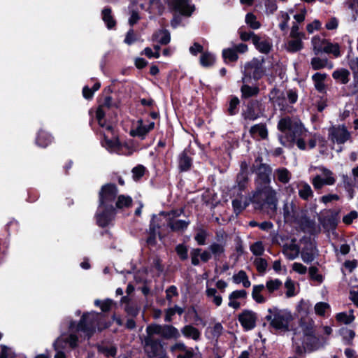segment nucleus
Returning <instances> with one entry per match:
<instances>
[{"label": "nucleus", "instance_id": "23", "mask_svg": "<svg viewBox=\"0 0 358 358\" xmlns=\"http://www.w3.org/2000/svg\"><path fill=\"white\" fill-rule=\"evenodd\" d=\"M52 135L43 129H40L36 135L35 143L37 146L45 148L52 142Z\"/></svg>", "mask_w": 358, "mask_h": 358}, {"label": "nucleus", "instance_id": "24", "mask_svg": "<svg viewBox=\"0 0 358 358\" xmlns=\"http://www.w3.org/2000/svg\"><path fill=\"white\" fill-rule=\"evenodd\" d=\"M253 45L261 53L268 54L272 49L273 45L268 39H263L258 35L255 36L253 40Z\"/></svg>", "mask_w": 358, "mask_h": 358}, {"label": "nucleus", "instance_id": "46", "mask_svg": "<svg viewBox=\"0 0 358 358\" xmlns=\"http://www.w3.org/2000/svg\"><path fill=\"white\" fill-rule=\"evenodd\" d=\"M94 303L96 306L99 307L101 311L103 313L109 312L111 310L113 306L116 305V303L110 299H106L104 301L96 299Z\"/></svg>", "mask_w": 358, "mask_h": 358}, {"label": "nucleus", "instance_id": "30", "mask_svg": "<svg viewBox=\"0 0 358 358\" xmlns=\"http://www.w3.org/2000/svg\"><path fill=\"white\" fill-rule=\"evenodd\" d=\"M312 304L309 300L301 299L296 306V312L300 318H308L311 312Z\"/></svg>", "mask_w": 358, "mask_h": 358}, {"label": "nucleus", "instance_id": "4", "mask_svg": "<svg viewBox=\"0 0 358 358\" xmlns=\"http://www.w3.org/2000/svg\"><path fill=\"white\" fill-rule=\"evenodd\" d=\"M143 349L147 358H167L164 345L158 338L145 336L143 340Z\"/></svg>", "mask_w": 358, "mask_h": 358}, {"label": "nucleus", "instance_id": "34", "mask_svg": "<svg viewBox=\"0 0 358 358\" xmlns=\"http://www.w3.org/2000/svg\"><path fill=\"white\" fill-rule=\"evenodd\" d=\"M350 71L344 68L338 69L332 73L333 78L341 84H347L350 80Z\"/></svg>", "mask_w": 358, "mask_h": 358}, {"label": "nucleus", "instance_id": "20", "mask_svg": "<svg viewBox=\"0 0 358 358\" xmlns=\"http://www.w3.org/2000/svg\"><path fill=\"white\" fill-rule=\"evenodd\" d=\"M268 96L270 100L273 101L280 108V110L285 109L287 104L284 92L275 87L270 91Z\"/></svg>", "mask_w": 358, "mask_h": 358}, {"label": "nucleus", "instance_id": "17", "mask_svg": "<svg viewBox=\"0 0 358 358\" xmlns=\"http://www.w3.org/2000/svg\"><path fill=\"white\" fill-rule=\"evenodd\" d=\"M316 251H317L316 243L309 240L301 251L303 261L307 264L311 263L315 259Z\"/></svg>", "mask_w": 358, "mask_h": 358}, {"label": "nucleus", "instance_id": "39", "mask_svg": "<svg viewBox=\"0 0 358 358\" xmlns=\"http://www.w3.org/2000/svg\"><path fill=\"white\" fill-rule=\"evenodd\" d=\"M162 221L161 218L157 217L156 215H152V218L150 221L149 224V235H157L159 238L162 240L163 238V236L161 232L157 233V230L161 228L159 222Z\"/></svg>", "mask_w": 358, "mask_h": 358}, {"label": "nucleus", "instance_id": "13", "mask_svg": "<svg viewBox=\"0 0 358 358\" xmlns=\"http://www.w3.org/2000/svg\"><path fill=\"white\" fill-rule=\"evenodd\" d=\"M170 352L176 358H193L195 355L194 349L187 346L183 342H177L170 347Z\"/></svg>", "mask_w": 358, "mask_h": 358}, {"label": "nucleus", "instance_id": "33", "mask_svg": "<svg viewBox=\"0 0 358 358\" xmlns=\"http://www.w3.org/2000/svg\"><path fill=\"white\" fill-rule=\"evenodd\" d=\"M181 333L187 338H192L194 341H198L201 337V332L199 330L191 324L184 326L181 329Z\"/></svg>", "mask_w": 358, "mask_h": 358}, {"label": "nucleus", "instance_id": "50", "mask_svg": "<svg viewBox=\"0 0 358 358\" xmlns=\"http://www.w3.org/2000/svg\"><path fill=\"white\" fill-rule=\"evenodd\" d=\"M310 64L313 70H320L328 66L329 60L327 58L322 59L315 57L311 59Z\"/></svg>", "mask_w": 358, "mask_h": 358}, {"label": "nucleus", "instance_id": "55", "mask_svg": "<svg viewBox=\"0 0 358 358\" xmlns=\"http://www.w3.org/2000/svg\"><path fill=\"white\" fill-rule=\"evenodd\" d=\"M246 24L252 29H258L261 24L257 20V17L252 13H248L245 15Z\"/></svg>", "mask_w": 358, "mask_h": 358}, {"label": "nucleus", "instance_id": "60", "mask_svg": "<svg viewBox=\"0 0 358 358\" xmlns=\"http://www.w3.org/2000/svg\"><path fill=\"white\" fill-rule=\"evenodd\" d=\"M254 264L256 267L257 271L260 274L265 273L268 266V263L265 259L262 257L256 258L254 262Z\"/></svg>", "mask_w": 358, "mask_h": 358}, {"label": "nucleus", "instance_id": "41", "mask_svg": "<svg viewBox=\"0 0 358 358\" xmlns=\"http://www.w3.org/2000/svg\"><path fill=\"white\" fill-rule=\"evenodd\" d=\"M222 57L223 62L226 64L234 63L238 59V55L234 48H225L223 49L222 52Z\"/></svg>", "mask_w": 358, "mask_h": 358}, {"label": "nucleus", "instance_id": "8", "mask_svg": "<svg viewBox=\"0 0 358 358\" xmlns=\"http://www.w3.org/2000/svg\"><path fill=\"white\" fill-rule=\"evenodd\" d=\"M350 138V133L344 124L332 126L329 129V139L333 143L344 144Z\"/></svg>", "mask_w": 358, "mask_h": 358}, {"label": "nucleus", "instance_id": "19", "mask_svg": "<svg viewBox=\"0 0 358 358\" xmlns=\"http://www.w3.org/2000/svg\"><path fill=\"white\" fill-rule=\"evenodd\" d=\"M193 159L188 155V150L185 149L178 157V169L180 172H187L192 166Z\"/></svg>", "mask_w": 358, "mask_h": 358}, {"label": "nucleus", "instance_id": "10", "mask_svg": "<svg viewBox=\"0 0 358 358\" xmlns=\"http://www.w3.org/2000/svg\"><path fill=\"white\" fill-rule=\"evenodd\" d=\"M238 320L245 331H250L256 327L257 315L251 310L245 309L238 315Z\"/></svg>", "mask_w": 358, "mask_h": 358}, {"label": "nucleus", "instance_id": "52", "mask_svg": "<svg viewBox=\"0 0 358 358\" xmlns=\"http://www.w3.org/2000/svg\"><path fill=\"white\" fill-rule=\"evenodd\" d=\"M120 105L121 101L120 99L113 101V98L110 95H106L103 99V103L99 106H102L103 108H106L108 109L112 107H114L117 109L120 107Z\"/></svg>", "mask_w": 358, "mask_h": 358}, {"label": "nucleus", "instance_id": "63", "mask_svg": "<svg viewBox=\"0 0 358 358\" xmlns=\"http://www.w3.org/2000/svg\"><path fill=\"white\" fill-rule=\"evenodd\" d=\"M299 196L303 200H308L313 196V192L309 185L305 184L299 191Z\"/></svg>", "mask_w": 358, "mask_h": 358}, {"label": "nucleus", "instance_id": "35", "mask_svg": "<svg viewBox=\"0 0 358 358\" xmlns=\"http://www.w3.org/2000/svg\"><path fill=\"white\" fill-rule=\"evenodd\" d=\"M133 205V199L129 195L120 194L117 195L114 206L117 209H122L124 208H129Z\"/></svg>", "mask_w": 358, "mask_h": 358}, {"label": "nucleus", "instance_id": "5", "mask_svg": "<svg viewBox=\"0 0 358 358\" xmlns=\"http://www.w3.org/2000/svg\"><path fill=\"white\" fill-rule=\"evenodd\" d=\"M118 194V188L115 183L109 182L103 185L98 194L99 206H114Z\"/></svg>", "mask_w": 358, "mask_h": 358}, {"label": "nucleus", "instance_id": "54", "mask_svg": "<svg viewBox=\"0 0 358 358\" xmlns=\"http://www.w3.org/2000/svg\"><path fill=\"white\" fill-rule=\"evenodd\" d=\"M278 180L284 184L289 182L291 177L290 172L286 168H280L276 170Z\"/></svg>", "mask_w": 358, "mask_h": 358}, {"label": "nucleus", "instance_id": "25", "mask_svg": "<svg viewBox=\"0 0 358 358\" xmlns=\"http://www.w3.org/2000/svg\"><path fill=\"white\" fill-rule=\"evenodd\" d=\"M247 295L248 292L245 289L233 291L229 296V302L228 306L235 310L238 309L241 306V303L237 301V299H245Z\"/></svg>", "mask_w": 358, "mask_h": 358}, {"label": "nucleus", "instance_id": "64", "mask_svg": "<svg viewBox=\"0 0 358 358\" xmlns=\"http://www.w3.org/2000/svg\"><path fill=\"white\" fill-rule=\"evenodd\" d=\"M282 285V281L279 279L269 280L266 283V287L269 293H273L278 290Z\"/></svg>", "mask_w": 358, "mask_h": 358}, {"label": "nucleus", "instance_id": "42", "mask_svg": "<svg viewBox=\"0 0 358 358\" xmlns=\"http://www.w3.org/2000/svg\"><path fill=\"white\" fill-rule=\"evenodd\" d=\"M320 223L325 229L334 230L338 225L336 214L325 216L320 220Z\"/></svg>", "mask_w": 358, "mask_h": 358}, {"label": "nucleus", "instance_id": "7", "mask_svg": "<svg viewBox=\"0 0 358 358\" xmlns=\"http://www.w3.org/2000/svg\"><path fill=\"white\" fill-rule=\"evenodd\" d=\"M96 319L94 315H90L88 313H85L80 317L78 324L72 321L70 323V328H75L77 331L86 333L88 336H92L95 331Z\"/></svg>", "mask_w": 358, "mask_h": 358}, {"label": "nucleus", "instance_id": "43", "mask_svg": "<svg viewBox=\"0 0 358 358\" xmlns=\"http://www.w3.org/2000/svg\"><path fill=\"white\" fill-rule=\"evenodd\" d=\"M343 186L345 191L348 192V197L352 199L355 196V181L352 178H349L347 175H343L342 176Z\"/></svg>", "mask_w": 358, "mask_h": 358}, {"label": "nucleus", "instance_id": "29", "mask_svg": "<svg viewBox=\"0 0 358 358\" xmlns=\"http://www.w3.org/2000/svg\"><path fill=\"white\" fill-rule=\"evenodd\" d=\"M294 222H296L299 225L302 231H305L306 229L313 231L315 229V222L306 215H302L299 218L296 217V218L294 219Z\"/></svg>", "mask_w": 358, "mask_h": 358}, {"label": "nucleus", "instance_id": "45", "mask_svg": "<svg viewBox=\"0 0 358 358\" xmlns=\"http://www.w3.org/2000/svg\"><path fill=\"white\" fill-rule=\"evenodd\" d=\"M216 60L215 56L210 52H204L200 57V64L203 67L212 66Z\"/></svg>", "mask_w": 358, "mask_h": 358}, {"label": "nucleus", "instance_id": "51", "mask_svg": "<svg viewBox=\"0 0 358 358\" xmlns=\"http://www.w3.org/2000/svg\"><path fill=\"white\" fill-rule=\"evenodd\" d=\"M341 335L343 336V339L345 345H352V340L355 336V332L354 330L349 329L347 328H342L340 329Z\"/></svg>", "mask_w": 358, "mask_h": 358}, {"label": "nucleus", "instance_id": "57", "mask_svg": "<svg viewBox=\"0 0 358 358\" xmlns=\"http://www.w3.org/2000/svg\"><path fill=\"white\" fill-rule=\"evenodd\" d=\"M292 120L289 117H286L280 119L278 123V129L281 132H286L289 131Z\"/></svg>", "mask_w": 358, "mask_h": 358}, {"label": "nucleus", "instance_id": "38", "mask_svg": "<svg viewBox=\"0 0 358 358\" xmlns=\"http://www.w3.org/2000/svg\"><path fill=\"white\" fill-rule=\"evenodd\" d=\"M266 194L265 196L264 208H269L271 209H276L278 200L276 198L275 192L271 187L266 189Z\"/></svg>", "mask_w": 358, "mask_h": 358}, {"label": "nucleus", "instance_id": "9", "mask_svg": "<svg viewBox=\"0 0 358 358\" xmlns=\"http://www.w3.org/2000/svg\"><path fill=\"white\" fill-rule=\"evenodd\" d=\"M316 38H313L314 43V51L316 55L319 52H324L327 54H332L335 57L341 56L340 46L338 43H332L327 39H322L321 43L317 45L315 43Z\"/></svg>", "mask_w": 358, "mask_h": 358}, {"label": "nucleus", "instance_id": "48", "mask_svg": "<svg viewBox=\"0 0 358 358\" xmlns=\"http://www.w3.org/2000/svg\"><path fill=\"white\" fill-rule=\"evenodd\" d=\"M355 319L353 315V310H350V313L348 315L346 312H341L336 314V320L340 323L345 324H349L352 323Z\"/></svg>", "mask_w": 358, "mask_h": 358}, {"label": "nucleus", "instance_id": "37", "mask_svg": "<svg viewBox=\"0 0 358 358\" xmlns=\"http://www.w3.org/2000/svg\"><path fill=\"white\" fill-rule=\"evenodd\" d=\"M241 99L235 95H231L228 102V107L227 109V113L230 116H234L238 114L239 110V105Z\"/></svg>", "mask_w": 358, "mask_h": 358}, {"label": "nucleus", "instance_id": "21", "mask_svg": "<svg viewBox=\"0 0 358 358\" xmlns=\"http://www.w3.org/2000/svg\"><path fill=\"white\" fill-rule=\"evenodd\" d=\"M268 188L267 187H264L262 189H257L253 194L251 201L255 205L256 209L262 210L264 208L265 196Z\"/></svg>", "mask_w": 358, "mask_h": 358}, {"label": "nucleus", "instance_id": "12", "mask_svg": "<svg viewBox=\"0 0 358 358\" xmlns=\"http://www.w3.org/2000/svg\"><path fill=\"white\" fill-rule=\"evenodd\" d=\"M155 122H150L148 124H145L143 119L140 118L136 122V127L131 129L129 135L132 137H138L141 140L145 139L148 134L154 129Z\"/></svg>", "mask_w": 358, "mask_h": 358}, {"label": "nucleus", "instance_id": "3", "mask_svg": "<svg viewBox=\"0 0 358 358\" xmlns=\"http://www.w3.org/2000/svg\"><path fill=\"white\" fill-rule=\"evenodd\" d=\"M265 106L262 99H250L242 101L241 117L245 120L255 121L264 116Z\"/></svg>", "mask_w": 358, "mask_h": 358}, {"label": "nucleus", "instance_id": "16", "mask_svg": "<svg viewBox=\"0 0 358 358\" xmlns=\"http://www.w3.org/2000/svg\"><path fill=\"white\" fill-rule=\"evenodd\" d=\"M240 87L241 100H250V99H255L260 92V88L258 85L255 84L250 85V83H242Z\"/></svg>", "mask_w": 358, "mask_h": 358}, {"label": "nucleus", "instance_id": "2", "mask_svg": "<svg viewBox=\"0 0 358 358\" xmlns=\"http://www.w3.org/2000/svg\"><path fill=\"white\" fill-rule=\"evenodd\" d=\"M268 314L265 316L270 326L275 330L288 331L289 323L293 320L291 312L287 309H279L273 306L268 309Z\"/></svg>", "mask_w": 358, "mask_h": 358}, {"label": "nucleus", "instance_id": "1", "mask_svg": "<svg viewBox=\"0 0 358 358\" xmlns=\"http://www.w3.org/2000/svg\"><path fill=\"white\" fill-rule=\"evenodd\" d=\"M265 59L263 56L253 57L251 60L246 62L242 71V83H251L253 80L257 83L264 77L266 73V67L264 66Z\"/></svg>", "mask_w": 358, "mask_h": 358}, {"label": "nucleus", "instance_id": "49", "mask_svg": "<svg viewBox=\"0 0 358 358\" xmlns=\"http://www.w3.org/2000/svg\"><path fill=\"white\" fill-rule=\"evenodd\" d=\"M264 289V285L262 284L253 286L252 297L258 303H263L266 301V299L261 294V292Z\"/></svg>", "mask_w": 358, "mask_h": 358}, {"label": "nucleus", "instance_id": "62", "mask_svg": "<svg viewBox=\"0 0 358 358\" xmlns=\"http://www.w3.org/2000/svg\"><path fill=\"white\" fill-rule=\"evenodd\" d=\"M106 112L102 106H99L96 110V119L99 125L101 127H104L106 125Z\"/></svg>", "mask_w": 358, "mask_h": 358}, {"label": "nucleus", "instance_id": "47", "mask_svg": "<svg viewBox=\"0 0 358 358\" xmlns=\"http://www.w3.org/2000/svg\"><path fill=\"white\" fill-rule=\"evenodd\" d=\"M208 249L215 260H219L225 251L224 246L217 243H213L210 245Z\"/></svg>", "mask_w": 358, "mask_h": 358}, {"label": "nucleus", "instance_id": "6", "mask_svg": "<svg viewBox=\"0 0 358 358\" xmlns=\"http://www.w3.org/2000/svg\"><path fill=\"white\" fill-rule=\"evenodd\" d=\"M117 210L115 206L98 205V209L95 213L96 224L101 228L107 227L115 220Z\"/></svg>", "mask_w": 358, "mask_h": 358}, {"label": "nucleus", "instance_id": "14", "mask_svg": "<svg viewBox=\"0 0 358 358\" xmlns=\"http://www.w3.org/2000/svg\"><path fill=\"white\" fill-rule=\"evenodd\" d=\"M322 173L325 178H323L320 176H316L313 180V185L315 189H320L324 185H332L335 183L336 179L332 176L333 173L325 167L321 169Z\"/></svg>", "mask_w": 358, "mask_h": 358}, {"label": "nucleus", "instance_id": "32", "mask_svg": "<svg viewBox=\"0 0 358 358\" xmlns=\"http://www.w3.org/2000/svg\"><path fill=\"white\" fill-rule=\"evenodd\" d=\"M299 324L301 327L304 336L315 334L314 321L309 318H299Z\"/></svg>", "mask_w": 358, "mask_h": 358}, {"label": "nucleus", "instance_id": "61", "mask_svg": "<svg viewBox=\"0 0 358 358\" xmlns=\"http://www.w3.org/2000/svg\"><path fill=\"white\" fill-rule=\"evenodd\" d=\"M250 250L255 256H262L264 252V247L261 241L255 242L250 245Z\"/></svg>", "mask_w": 358, "mask_h": 358}, {"label": "nucleus", "instance_id": "44", "mask_svg": "<svg viewBox=\"0 0 358 358\" xmlns=\"http://www.w3.org/2000/svg\"><path fill=\"white\" fill-rule=\"evenodd\" d=\"M97 352L99 354H101L107 358L115 357L117 355V349L114 345L107 346L99 345L97 346Z\"/></svg>", "mask_w": 358, "mask_h": 358}, {"label": "nucleus", "instance_id": "56", "mask_svg": "<svg viewBox=\"0 0 358 358\" xmlns=\"http://www.w3.org/2000/svg\"><path fill=\"white\" fill-rule=\"evenodd\" d=\"M303 42L300 38L288 41L287 50L290 52H296L303 48Z\"/></svg>", "mask_w": 358, "mask_h": 358}, {"label": "nucleus", "instance_id": "36", "mask_svg": "<svg viewBox=\"0 0 358 358\" xmlns=\"http://www.w3.org/2000/svg\"><path fill=\"white\" fill-rule=\"evenodd\" d=\"M327 73H321L319 72L315 73L312 76V80L314 83L315 89L320 93L325 92L326 86L324 80L327 78Z\"/></svg>", "mask_w": 358, "mask_h": 358}, {"label": "nucleus", "instance_id": "18", "mask_svg": "<svg viewBox=\"0 0 358 358\" xmlns=\"http://www.w3.org/2000/svg\"><path fill=\"white\" fill-rule=\"evenodd\" d=\"M255 170L257 171V178L262 184L268 185L270 183V176L272 173V169L268 164L261 163L257 166Z\"/></svg>", "mask_w": 358, "mask_h": 358}, {"label": "nucleus", "instance_id": "40", "mask_svg": "<svg viewBox=\"0 0 358 358\" xmlns=\"http://www.w3.org/2000/svg\"><path fill=\"white\" fill-rule=\"evenodd\" d=\"M189 221H185L182 220H177L173 221V218H169L168 222V227L172 231H180L185 230L189 224Z\"/></svg>", "mask_w": 358, "mask_h": 358}, {"label": "nucleus", "instance_id": "11", "mask_svg": "<svg viewBox=\"0 0 358 358\" xmlns=\"http://www.w3.org/2000/svg\"><path fill=\"white\" fill-rule=\"evenodd\" d=\"M189 0H169V8L181 15L189 17L194 10V6L189 4Z\"/></svg>", "mask_w": 358, "mask_h": 358}, {"label": "nucleus", "instance_id": "27", "mask_svg": "<svg viewBox=\"0 0 358 358\" xmlns=\"http://www.w3.org/2000/svg\"><path fill=\"white\" fill-rule=\"evenodd\" d=\"M249 133L252 138H255L258 135L262 139H266L268 134L266 125L264 123H259L252 126Z\"/></svg>", "mask_w": 358, "mask_h": 358}, {"label": "nucleus", "instance_id": "15", "mask_svg": "<svg viewBox=\"0 0 358 358\" xmlns=\"http://www.w3.org/2000/svg\"><path fill=\"white\" fill-rule=\"evenodd\" d=\"M249 182L248 164L243 161L240 164V171L236 175V184L239 191H245Z\"/></svg>", "mask_w": 358, "mask_h": 358}, {"label": "nucleus", "instance_id": "31", "mask_svg": "<svg viewBox=\"0 0 358 358\" xmlns=\"http://www.w3.org/2000/svg\"><path fill=\"white\" fill-rule=\"evenodd\" d=\"M305 337L304 345L308 352L316 351L320 348V339L315 334H311V336H306Z\"/></svg>", "mask_w": 358, "mask_h": 358}, {"label": "nucleus", "instance_id": "53", "mask_svg": "<svg viewBox=\"0 0 358 358\" xmlns=\"http://www.w3.org/2000/svg\"><path fill=\"white\" fill-rule=\"evenodd\" d=\"M208 235V231L205 229L199 227L196 229V233L194 236V240L196 241L199 245H204L206 243V238Z\"/></svg>", "mask_w": 358, "mask_h": 358}, {"label": "nucleus", "instance_id": "28", "mask_svg": "<svg viewBox=\"0 0 358 358\" xmlns=\"http://www.w3.org/2000/svg\"><path fill=\"white\" fill-rule=\"evenodd\" d=\"M304 127L301 121H294L291 124V127L287 134L289 141L294 143L296 141V137L302 134Z\"/></svg>", "mask_w": 358, "mask_h": 358}, {"label": "nucleus", "instance_id": "26", "mask_svg": "<svg viewBox=\"0 0 358 358\" xmlns=\"http://www.w3.org/2000/svg\"><path fill=\"white\" fill-rule=\"evenodd\" d=\"M101 18L108 29H113L116 27L117 22L110 6H105L101 10Z\"/></svg>", "mask_w": 358, "mask_h": 358}, {"label": "nucleus", "instance_id": "22", "mask_svg": "<svg viewBox=\"0 0 358 358\" xmlns=\"http://www.w3.org/2000/svg\"><path fill=\"white\" fill-rule=\"evenodd\" d=\"M160 336L164 339L177 340L180 337L178 329L171 324H163L161 329Z\"/></svg>", "mask_w": 358, "mask_h": 358}, {"label": "nucleus", "instance_id": "58", "mask_svg": "<svg viewBox=\"0 0 358 358\" xmlns=\"http://www.w3.org/2000/svg\"><path fill=\"white\" fill-rule=\"evenodd\" d=\"M175 250L181 261L187 259L188 249L185 244L180 243L177 245L175 248Z\"/></svg>", "mask_w": 358, "mask_h": 358}, {"label": "nucleus", "instance_id": "59", "mask_svg": "<svg viewBox=\"0 0 358 358\" xmlns=\"http://www.w3.org/2000/svg\"><path fill=\"white\" fill-rule=\"evenodd\" d=\"M145 172V167L141 164L137 165L131 170L132 178L134 181L140 180L144 176Z\"/></svg>", "mask_w": 358, "mask_h": 358}]
</instances>
